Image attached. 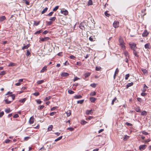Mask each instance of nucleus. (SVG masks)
<instances>
[{"mask_svg": "<svg viewBox=\"0 0 151 151\" xmlns=\"http://www.w3.org/2000/svg\"><path fill=\"white\" fill-rule=\"evenodd\" d=\"M141 114L143 116H146L147 114V113L145 111H143L141 113Z\"/></svg>", "mask_w": 151, "mask_h": 151, "instance_id": "nucleus-22", "label": "nucleus"}, {"mask_svg": "<svg viewBox=\"0 0 151 151\" xmlns=\"http://www.w3.org/2000/svg\"><path fill=\"white\" fill-rule=\"evenodd\" d=\"M101 68L100 67H96V71H99Z\"/></svg>", "mask_w": 151, "mask_h": 151, "instance_id": "nucleus-50", "label": "nucleus"}, {"mask_svg": "<svg viewBox=\"0 0 151 151\" xmlns=\"http://www.w3.org/2000/svg\"><path fill=\"white\" fill-rule=\"evenodd\" d=\"M87 122L84 120H82L81 122V124L82 125H84L86 124Z\"/></svg>", "mask_w": 151, "mask_h": 151, "instance_id": "nucleus-20", "label": "nucleus"}, {"mask_svg": "<svg viewBox=\"0 0 151 151\" xmlns=\"http://www.w3.org/2000/svg\"><path fill=\"white\" fill-rule=\"evenodd\" d=\"M142 133L145 135H147L148 134V133L144 131H142Z\"/></svg>", "mask_w": 151, "mask_h": 151, "instance_id": "nucleus-59", "label": "nucleus"}, {"mask_svg": "<svg viewBox=\"0 0 151 151\" xmlns=\"http://www.w3.org/2000/svg\"><path fill=\"white\" fill-rule=\"evenodd\" d=\"M47 66H44L42 69L40 70L41 73H43L45 71L47 70Z\"/></svg>", "mask_w": 151, "mask_h": 151, "instance_id": "nucleus-15", "label": "nucleus"}, {"mask_svg": "<svg viewBox=\"0 0 151 151\" xmlns=\"http://www.w3.org/2000/svg\"><path fill=\"white\" fill-rule=\"evenodd\" d=\"M30 54V52L28 50H27V53L26 54V55L27 56H28Z\"/></svg>", "mask_w": 151, "mask_h": 151, "instance_id": "nucleus-57", "label": "nucleus"}, {"mask_svg": "<svg viewBox=\"0 0 151 151\" xmlns=\"http://www.w3.org/2000/svg\"><path fill=\"white\" fill-rule=\"evenodd\" d=\"M44 82V81L43 80L38 81L37 83L38 84H41Z\"/></svg>", "mask_w": 151, "mask_h": 151, "instance_id": "nucleus-31", "label": "nucleus"}, {"mask_svg": "<svg viewBox=\"0 0 151 151\" xmlns=\"http://www.w3.org/2000/svg\"><path fill=\"white\" fill-rule=\"evenodd\" d=\"M74 97L76 99H81L82 97V96L80 95H76L74 96Z\"/></svg>", "mask_w": 151, "mask_h": 151, "instance_id": "nucleus-26", "label": "nucleus"}, {"mask_svg": "<svg viewBox=\"0 0 151 151\" xmlns=\"http://www.w3.org/2000/svg\"><path fill=\"white\" fill-rule=\"evenodd\" d=\"M59 7L58 6H56L53 9V11H56L57 9H58Z\"/></svg>", "mask_w": 151, "mask_h": 151, "instance_id": "nucleus-44", "label": "nucleus"}, {"mask_svg": "<svg viewBox=\"0 0 151 151\" xmlns=\"http://www.w3.org/2000/svg\"><path fill=\"white\" fill-rule=\"evenodd\" d=\"M27 5L29 4V2L28 1H27V0H22Z\"/></svg>", "mask_w": 151, "mask_h": 151, "instance_id": "nucleus-33", "label": "nucleus"}, {"mask_svg": "<svg viewBox=\"0 0 151 151\" xmlns=\"http://www.w3.org/2000/svg\"><path fill=\"white\" fill-rule=\"evenodd\" d=\"M129 137L127 135H125L124 137V140L126 141L129 138Z\"/></svg>", "mask_w": 151, "mask_h": 151, "instance_id": "nucleus-43", "label": "nucleus"}, {"mask_svg": "<svg viewBox=\"0 0 151 151\" xmlns=\"http://www.w3.org/2000/svg\"><path fill=\"white\" fill-rule=\"evenodd\" d=\"M53 128V126L52 125H50L47 129V131H50L52 130V129Z\"/></svg>", "mask_w": 151, "mask_h": 151, "instance_id": "nucleus-21", "label": "nucleus"}, {"mask_svg": "<svg viewBox=\"0 0 151 151\" xmlns=\"http://www.w3.org/2000/svg\"><path fill=\"white\" fill-rule=\"evenodd\" d=\"M19 117V115L17 114H15L14 116L13 117L14 118H17Z\"/></svg>", "mask_w": 151, "mask_h": 151, "instance_id": "nucleus-64", "label": "nucleus"}, {"mask_svg": "<svg viewBox=\"0 0 151 151\" xmlns=\"http://www.w3.org/2000/svg\"><path fill=\"white\" fill-rule=\"evenodd\" d=\"M90 86L93 88H95L96 87V84L94 83H92L90 85Z\"/></svg>", "mask_w": 151, "mask_h": 151, "instance_id": "nucleus-55", "label": "nucleus"}, {"mask_svg": "<svg viewBox=\"0 0 151 151\" xmlns=\"http://www.w3.org/2000/svg\"><path fill=\"white\" fill-rule=\"evenodd\" d=\"M116 97H115L112 101V102H111V104L113 105L114 104V102L116 101Z\"/></svg>", "mask_w": 151, "mask_h": 151, "instance_id": "nucleus-52", "label": "nucleus"}, {"mask_svg": "<svg viewBox=\"0 0 151 151\" xmlns=\"http://www.w3.org/2000/svg\"><path fill=\"white\" fill-rule=\"evenodd\" d=\"M62 137V136H61L58 137V138H57L55 140V141H59L60 140Z\"/></svg>", "mask_w": 151, "mask_h": 151, "instance_id": "nucleus-39", "label": "nucleus"}, {"mask_svg": "<svg viewBox=\"0 0 151 151\" xmlns=\"http://www.w3.org/2000/svg\"><path fill=\"white\" fill-rule=\"evenodd\" d=\"M71 114V112L70 110L68 111L67 112V116L68 117Z\"/></svg>", "mask_w": 151, "mask_h": 151, "instance_id": "nucleus-46", "label": "nucleus"}, {"mask_svg": "<svg viewBox=\"0 0 151 151\" xmlns=\"http://www.w3.org/2000/svg\"><path fill=\"white\" fill-rule=\"evenodd\" d=\"M93 111L92 109H91L90 110H87L86 111V113L87 115H89V114H91L92 113Z\"/></svg>", "mask_w": 151, "mask_h": 151, "instance_id": "nucleus-11", "label": "nucleus"}, {"mask_svg": "<svg viewBox=\"0 0 151 151\" xmlns=\"http://www.w3.org/2000/svg\"><path fill=\"white\" fill-rule=\"evenodd\" d=\"M11 111L9 108L6 109L5 110V112L7 113H9Z\"/></svg>", "mask_w": 151, "mask_h": 151, "instance_id": "nucleus-27", "label": "nucleus"}, {"mask_svg": "<svg viewBox=\"0 0 151 151\" xmlns=\"http://www.w3.org/2000/svg\"><path fill=\"white\" fill-rule=\"evenodd\" d=\"M30 46L29 44H28L24 46L22 48V50H24L25 49H27Z\"/></svg>", "mask_w": 151, "mask_h": 151, "instance_id": "nucleus-12", "label": "nucleus"}, {"mask_svg": "<svg viewBox=\"0 0 151 151\" xmlns=\"http://www.w3.org/2000/svg\"><path fill=\"white\" fill-rule=\"evenodd\" d=\"M93 4V2L92 0H89V1L88 2V5H92Z\"/></svg>", "mask_w": 151, "mask_h": 151, "instance_id": "nucleus-23", "label": "nucleus"}, {"mask_svg": "<svg viewBox=\"0 0 151 151\" xmlns=\"http://www.w3.org/2000/svg\"><path fill=\"white\" fill-rule=\"evenodd\" d=\"M119 45H121L122 44H125L123 39L122 38H119Z\"/></svg>", "mask_w": 151, "mask_h": 151, "instance_id": "nucleus-9", "label": "nucleus"}, {"mask_svg": "<svg viewBox=\"0 0 151 151\" xmlns=\"http://www.w3.org/2000/svg\"><path fill=\"white\" fill-rule=\"evenodd\" d=\"M96 100V99L93 97H91L90 98V100L92 102H94Z\"/></svg>", "mask_w": 151, "mask_h": 151, "instance_id": "nucleus-16", "label": "nucleus"}, {"mask_svg": "<svg viewBox=\"0 0 151 151\" xmlns=\"http://www.w3.org/2000/svg\"><path fill=\"white\" fill-rule=\"evenodd\" d=\"M51 98V97L49 96L48 97H46L44 100V101H47L49 100Z\"/></svg>", "mask_w": 151, "mask_h": 151, "instance_id": "nucleus-47", "label": "nucleus"}, {"mask_svg": "<svg viewBox=\"0 0 151 151\" xmlns=\"http://www.w3.org/2000/svg\"><path fill=\"white\" fill-rule=\"evenodd\" d=\"M86 25L85 23L84 22H81L79 25V27L82 30H84L85 27L84 26Z\"/></svg>", "mask_w": 151, "mask_h": 151, "instance_id": "nucleus-2", "label": "nucleus"}, {"mask_svg": "<svg viewBox=\"0 0 151 151\" xmlns=\"http://www.w3.org/2000/svg\"><path fill=\"white\" fill-rule=\"evenodd\" d=\"M40 21L38 22L35 21L34 23V24L36 26H37L40 24Z\"/></svg>", "mask_w": 151, "mask_h": 151, "instance_id": "nucleus-38", "label": "nucleus"}, {"mask_svg": "<svg viewBox=\"0 0 151 151\" xmlns=\"http://www.w3.org/2000/svg\"><path fill=\"white\" fill-rule=\"evenodd\" d=\"M40 108H38V109L40 110H41L43 109V108L44 107V105H40L39 106Z\"/></svg>", "mask_w": 151, "mask_h": 151, "instance_id": "nucleus-56", "label": "nucleus"}, {"mask_svg": "<svg viewBox=\"0 0 151 151\" xmlns=\"http://www.w3.org/2000/svg\"><path fill=\"white\" fill-rule=\"evenodd\" d=\"M55 19H56V17H53L50 18L49 19L51 21H55Z\"/></svg>", "mask_w": 151, "mask_h": 151, "instance_id": "nucleus-45", "label": "nucleus"}, {"mask_svg": "<svg viewBox=\"0 0 151 151\" xmlns=\"http://www.w3.org/2000/svg\"><path fill=\"white\" fill-rule=\"evenodd\" d=\"M125 124L127 125L128 126H132V124L129 123L128 122H127L125 123Z\"/></svg>", "mask_w": 151, "mask_h": 151, "instance_id": "nucleus-54", "label": "nucleus"}, {"mask_svg": "<svg viewBox=\"0 0 151 151\" xmlns=\"http://www.w3.org/2000/svg\"><path fill=\"white\" fill-rule=\"evenodd\" d=\"M96 92L95 91H93L90 93V95L91 96H93L96 95Z\"/></svg>", "mask_w": 151, "mask_h": 151, "instance_id": "nucleus-48", "label": "nucleus"}, {"mask_svg": "<svg viewBox=\"0 0 151 151\" xmlns=\"http://www.w3.org/2000/svg\"><path fill=\"white\" fill-rule=\"evenodd\" d=\"M40 39V40L42 42H44L50 39V38L48 37H45L44 38H42Z\"/></svg>", "mask_w": 151, "mask_h": 151, "instance_id": "nucleus-4", "label": "nucleus"}, {"mask_svg": "<svg viewBox=\"0 0 151 151\" xmlns=\"http://www.w3.org/2000/svg\"><path fill=\"white\" fill-rule=\"evenodd\" d=\"M4 101H5L6 103V104H10L12 101H9L8 99H6Z\"/></svg>", "mask_w": 151, "mask_h": 151, "instance_id": "nucleus-34", "label": "nucleus"}, {"mask_svg": "<svg viewBox=\"0 0 151 151\" xmlns=\"http://www.w3.org/2000/svg\"><path fill=\"white\" fill-rule=\"evenodd\" d=\"M34 121V118L33 117H31L30 118V119L29 121V122L30 124H32Z\"/></svg>", "mask_w": 151, "mask_h": 151, "instance_id": "nucleus-8", "label": "nucleus"}, {"mask_svg": "<svg viewBox=\"0 0 151 151\" xmlns=\"http://www.w3.org/2000/svg\"><path fill=\"white\" fill-rule=\"evenodd\" d=\"M147 145H140L139 147V149L140 150L142 151L145 149Z\"/></svg>", "mask_w": 151, "mask_h": 151, "instance_id": "nucleus-1", "label": "nucleus"}, {"mask_svg": "<svg viewBox=\"0 0 151 151\" xmlns=\"http://www.w3.org/2000/svg\"><path fill=\"white\" fill-rule=\"evenodd\" d=\"M53 12H50L48 14H47V16H49V17L51 16L53 14Z\"/></svg>", "mask_w": 151, "mask_h": 151, "instance_id": "nucleus-51", "label": "nucleus"}, {"mask_svg": "<svg viewBox=\"0 0 151 151\" xmlns=\"http://www.w3.org/2000/svg\"><path fill=\"white\" fill-rule=\"evenodd\" d=\"M145 49H150L151 47L150 44L148 43L145 44Z\"/></svg>", "mask_w": 151, "mask_h": 151, "instance_id": "nucleus-5", "label": "nucleus"}, {"mask_svg": "<svg viewBox=\"0 0 151 151\" xmlns=\"http://www.w3.org/2000/svg\"><path fill=\"white\" fill-rule=\"evenodd\" d=\"M61 12L65 15H67L68 14V11L66 10H65V11L61 10Z\"/></svg>", "mask_w": 151, "mask_h": 151, "instance_id": "nucleus-13", "label": "nucleus"}, {"mask_svg": "<svg viewBox=\"0 0 151 151\" xmlns=\"http://www.w3.org/2000/svg\"><path fill=\"white\" fill-rule=\"evenodd\" d=\"M30 137H26L24 138V140L25 141H27L29 138Z\"/></svg>", "mask_w": 151, "mask_h": 151, "instance_id": "nucleus-63", "label": "nucleus"}, {"mask_svg": "<svg viewBox=\"0 0 151 151\" xmlns=\"http://www.w3.org/2000/svg\"><path fill=\"white\" fill-rule=\"evenodd\" d=\"M131 48L133 50H135L134 49L136 47V44L135 43H133L131 44H130Z\"/></svg>", "mask_w": 151, "mask_h": 151, "instance_id": "nucleus-6", "label": "nucleus"}, {"mask_svg": "<svg viewBox=\"0 0 151 151\" xmlns=\"http://www.w3.org/2000/svg\"><path fill=\"white\" fill-rule=\"evenodd\" d=\"M125 44H122L120 45V46L122 47L123 50L125 49V46L124 45Z\"/></svg>", "mask_w": 151, "mask_h": 151, "instance_id": "nucleus-32", "label": "nucleus"}, {"mask_svg": "<svg viewBox=\"0 0 151 151\" xmlns=\"http://www.w3.org/2000/svg\"><path fill=\"white\" fill-rule=\"evenodd\" d=\"M134 109L137 112H140L141 111V110L139 106H136L134 107Z\"/></svg>", "mask_w": 151, "mask_h": 151, "instance_id": "nucleus-7", "label": "nucleus"}, {"mask_svg": "<svg viewBox=\"0 0 151 151\" xmlns=\"http://www.w3.org/2000/svg\"><path fill=\"white\" fill-rule=\"evenodd\" d=\"M133 53L135 56L137 57H139L138 55L137 54L138 52L135 50L133 51Z\"/></svg>", "mask_w": 151, "mask_h": 151, "instance_id": "nucleus-24", "label": "nucleus"}, {"mask_svg": "<svg viewBox=\"0 0 151 151\" xmlns=\"http://www.w3.org/2000/svg\"><path fill=\"white\" fill-rule=\"evenodd\" d=\"M48 9V8L47 7H45L44 9L42 11V14H44L47 11Z\"/></svg>", "mask_w": 151, "mask_h": 151, "instance_id": "nucleus-28", "label": "nucleus"}, {"mask_svg": "<svg viewBox=\"0 0 151 151\" xmlns=\"http://www.w3.org/2000/svg\"><path fill=\"white\" fill-rule=\"evenodd\" d=\"M10 96H11L12 97V101L15 98V95L13 94H12Z\"/></svg>", "mask_w": 151, "mask_h": 151, "instance_id": "nucleus-49", "label": "nucleus"}, {"mask_svg": "<svg viewBox=\"0 0 151 151\" xmlns=\"http://www.w3.org/2000/svg\"><path fill=\"white\" fill-rule=\"evenodd\" d=\"M52 22L51 21L48 22L47 23V25H50L52 24Z\"/></svg>", "mask_w": 151, "mask_h": 151, "instance_id": "nucleus-60", "label": "nucleus"}, {"mask_svg": "<svg viewBox=\"0 0 151 151\" xmlns=\"http://www.w3.org/2000/svg\"><path fill=\"white\" fill-rule=\"evenodd\" d=\"M119 22L117 21H115L113 24V26L115 28H116L119 27Z\"/></svg>", "mask_w": 151, "mask_h": 151, "instance_id": "nucleus-3", "label": "nucleus"}, {"mask_svg": "<svg viewBox=\"0 0 151 151\" xmlns=\"http://www.w3.org/2000/svg\"><path fill=\"white\" fill-rule=\"evenodd\" d=\"M108 11H106L104 12V14L105 16L108 17H109L110 16V14H108L107 13Z\"/></svg>", "mask_w": 151, "mask_h": 151, "instance_id": "nucleus-42", "label": "nucleus"}, {"mask_svg": "<svg viewBox=\"0 0 151 151\" xmlns=\"http://www.w3.org/2000/svg\"><path fill=\"white\" fill-rule=\"evenodd\" d=\"M133 85V83L131 82V83H128L126 86V87L127 88H128L129 87L132 86Z\"/></svg>", "mask_w": 151, "mask_h": 151, "instance_id": "nucleus-18", "label": "nucleus"}, {"mask_svg": "<svg viewBox=\"0 0 151 151\" xmlns=\"http://www.w3.org/2000/svg\"><path fill=\"white\" fill-rule=\"evenodd\" d=\"M148 34L147 31L145 30L142 34V35L143 37H145Z\"/></svg>", "mask_w": 151, "mask_h": 151, "instance_id": "nucleus-14", "label": "nucleus"}, {"mask_svg": "<svg viewBox=\"0 0 151 151\" xmlns=\"http://www.w3.org/2000/svg\"><path fill=\"white\" fill-rule=\"evenodd\" d=\"M67 129L69 130L70 131H73L74 130V129L72 127H69L67 128Z\"/></svg>", "mask_w": 151, "mask_h": 151, "instance_id": "nucleus-40", "label": "nucleus"}, {"mask_svg": "<svg viewBox=\"0 0 151 151\" xmlns=\"http://www.w3.org/2000/svg\"><path fill=\"white\" fill-rule=\"evenodd\" d=\"M4 114V111H1L0 112V117H2Z\"/></svg>", "mask_w": 151, "mask_h": 151, "instance_id": "nucleus-61", "label": "nucleus"}, {"mask_svg": "<svg viewBox=\"0 0 151 151\" xmlns=\"http://www.w3.org/2000/svg\"><path fill=\"white\" fill-rule=\"evenodd\" d=\"M129 74H127L125 76V80H127L128 79V78L129 77Z\"/></svg>", "mask_w": 151, "mask_h": 151, "instance_id": "nucleus-58", "label": "nucleus"}, {"mask_svg": "<svg viewBox=\"0 0 151 151\" xmlns=\"http://www.w3.org/2000/svg\"><path fill=\"white\" fill-rule=\"evenodd\" d=\"M83 102H84V100H80L78 101H77V103H78V104H82L83 103Z\"/></svg>", "mask_w": 151, "mask_h": 151, "instance_id": "nucleus-36", "label": "nucleus"}, {"mask_svg": "<svg viewBox=\"0 0 151 151\" xmlns=\"http://www.w3.org/2000/svg\"><path fill=\"white\" fill-rule=\"evenodd\" d=\"M26 98H24L22 99L19 100V101L22 103H24L26 100Z\"/></svg>", "mask_w": 151, "mask_h": 151, "instance_id": "nucleus-35", "label": "nucleus"}, {"mask_svg": "<svg viewBox=\"0 0 151 151\" xmlns=\"http://www.w3.org/2000/svg\"><path fill=\"white\" fill-rule=\"evenodd\" d=\"M42 29H41L40 30L37 31V32H35L34 34L35 35H37V34H40V33L42 32Z\"/></svg>", "mask_w": 151, "mask_h": 151, "instance_id": "nucleus-29", "label": "nucleus"}, {"mask_svg": "<svg viewBox=\"0 0 151 151\" xmlns=\"http://www.w3.org/2000/svg\"><path fill=\"white\" fill-rule=\"evenodd\" d=\"M142 70L144 74L147 73V70L145 69H142Z\"/></svg>", "mask_w": 151, "mask_h": 151, "instance_id": "nucleus-41", "label": "nucleus"}, {"mask_svg": "<svg viewBox=\"0 0 151 151\" xmlns=\"http://www.w3.org/2000/svg\"><path fill=\"white\" fill-rule=\"evenodd\" d=\"M68 93L69 94H73L74 93V92L73 91L70 90H68Z\"/></svg>", "mask_w": 151, "mask_h": 151, "instance_id": "nucleus-37", "label": "nucleus"}, {"mask_svg": "<svg viewBox=\"0 0 151 151\" xmlns=\"http://www.w3.org/2000/svg\"><path fill=\"white\" fill-rule=\"evenodd\" d=\"M33 94L36 96H37L39 95L40 93L39 92H35Z\"/></svg>", "mask_w": 151, "mask_h": 151, "instance_id": "nucleus-53", "label": "nucleus"}, {"mask_svg": "<svg viewBox=\"0 0 151 151\" xmlns=\"http://www.w3.org/2000/svg\"><path fill=\"white\" fill-rule=\"evenodd\" d=\"M15 65L16 64L15 63H11L9 64L8 66L9 67H12L15 66Z\"/></svg>", "mask_w": 151, "mask_h": 151, "instance_id": "nucleus-25", "label": "nucleus"}, {"mask_svg": "<svg viewBox=\"0 0 151 151\" xmlns=\"http://www.w3.org/2000/svg\"><path fill=\"white\" fill-rule=\"evenodd\" d=\"M90 75L91 73L88 72L85 73L84 75L85 76V77L86 78L90 76Z\"/></svg>", "mask_w": 151, "mask_h": 151, "instance_id": "nucleus-19", "label": "nucleus"}, {"mask_svg": "<svg viewBox=\"0 0 151 151\" xmlns=\"http://www.w3.org/2000/svg\"><path fill=\"white\" fill-rule=\"evenodd\" d=\"M124 54L125 56L127 57H128V58H129V56L128 54V52L127 51L124 52Z\"/></svg>", "mask_w": 151, "mask_h": 151, "instance_id": "nucleus-30", "label": "nucleus"}, {"mask_svg": "<svg viewBox=\"0 0 151 151\" xmlns=\"http://www.w3.org/2000/svg\"><path fill=\"white\" fill-rule=\"evenodd\" d=\"M36 101L37 103L39 104H40L41 103V102H42L39 99V100H36Z\"/></svg>", "mask_w": 151, "mask_h": 151, "instance_id": "nucleus-62", "label": "nucleus"}, {"mask_svg": "<svg viewBox=\"0 0 151 151\" xmlns=\"http://www.w3.org/2000/svg\"><path fill=\"white\" fill-rule=\"evenodd\" d=\"M69 75V74L67 73L63 72L62 73L61 76L63 77H67Z\"/></svg>", "mask_w": 151, "mask_h": 151, "instance_id": "nucleus-10", "label": "nucleus"}, {"mask_svg": "<svg viewBox=\"0 0 151 151\" xmlns=\"http://www.w3.org/2000/svg\"><path fill=\"white\" fill-rule=\"evenodd\" d=\"M5 19H6V18L5 16L0 17V22H3Z\"/></svg>", "mask_w": 151, "mask_h": 151, "instance_id": "nucleus-17", "label": "nucleus"}]
</instances>
